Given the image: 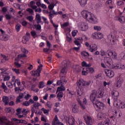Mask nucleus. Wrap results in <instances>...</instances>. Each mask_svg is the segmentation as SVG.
<instances>
[{
  "mask_svg": "<svg viewBox=\"0 0 125 125\" xmlns=\"http://www.w3.org/2000/svg\"><path fill=\"white\" fill-rule=\"evenodd\" d=\"M36 19L37 23L38 24H40V23H42V18H41V15L38 14H36Z\"/></svg>",
  "mask_w": 125,
  "mask_h": 125,
  "instance_id": "obj_21",
  "label": "nucleus"
},
{
  "mask_svg": "<svg viewBox=\"0 0 125 125\" xmlns=\"http://www.w3.org/2000/svg\"><path fill=\"white\" fill-rule=\"evenodd\" d=\"M123 83H124V78H123L122 77H120L118 79L117 82L115 84V86L117 88L121 87V86L123 84Z\"/></svg>",
  "mask_w": 125,
  "mask_h": 125,
  "instance_id": "obj_12",
  "label": "nucleus"
},
{
  "mask_svg": "<svg viewBox=\"0 0 125 125\" xmlns=\"http://www.w3.org/2000/svg\"><path fill=\"white\" fill-rule=\"evenodd\" d=\"M24 57H27V55H26L25 54H19L18 55V59H19V58H24Z\"/></svg>",
  "mask_w": 125,
  "mask_h": 125,
  "instance_id": "obj_29",
  "label": "nucleus"
},
{
  "mask_svg": "<svg viewBox=\"0 0 125 125\" xmlns=\"http://www.w3.org/2000/svg\"><path fill=\"white\" fill-rule=\"evenodd\" d=\"M57 97H59V98H62L63 97V92H60L58 93V94L57 95Z\"/></svg>",
  "mask_w": 125,
  "mask_h": 125,
  "instance_id": "obj_38",
  "label": "nucleus"
},
{
  "mask_svg": "<svg viewBox=\"0 0 125 125\" xmlns=\"http://www.w3.org/2000/svg\"><path fill=\"white\" fill-rule=\"evenodd\" d=\"M14 64L17 68H20V67H21V64L17 62H15Z\"/></svg>",
  "mask_w": 125,
  "mask_h": 125,
  "instance_id": "obj_52",
  "label": "nucleus"
},
{
  "mask_svg": "<svg viewBox=\"0 0 125 125\" xmlns=\"http://www.w3.org/2000/svg\"><path fill=\"white\" fill-rule=\"evenodd\" d=\"M66 39L69 42L72 41V37L71 36V35H70L69 33L66 34Z\"/></svg>",
  "mask_w": 125,
  "mask_h": 125,
  "instance_id": "obj_27",
  "label": "nucleus"
},
{
  "mask_svg": "<svg viewBox=\"0 0 125 125\" xmlns=\"http://www.w3.org/2000/svg\"><path fill=\"white\" fill-rule=\"evenodd\" d=\"M29 112V110H26V108H23L22 110V113L24 115H27L28 114V112Z\"/></svg>",
  "mask_w": 125,
  "mask_h": 125,
  "instance_id": "obj_49",
  "label": "nucleus"
},
{
  "mask_svg": "<svg viewBox=\"0 0 125 125\" xmlns=\"http://www.w3.org/2000/svg\"><path fill=\"white\" fill-rule=\"evenodd\" d=\"M65 89H66L65 88V87L63 86V85H62L60 87H58L57 92H60V91H64Z\"/></svg>",
  "mask_w": 125,
  "mask_h": 125,
  "instance_id": "obj_23",
  "label": "nucleus"
},
{
  "mask_svg": "<svg viewBox=\"0 0 125 125\" xmlns=\"http://www.w3.org/2000/svg\"><path fill=\"white\" fill-rule=\"evenodd\" d=\"M48 8H49V10H53V8H54V4L53 3L50 4L49 5Z\"/></svg>",
  "mask_w": 125,
  "mask_h": 125,
  "instance_id": "obj_34",
  "label": "nucleus"
},
{
  "mask_svg": "<svg viewBox=\"0 0 125 125\" xmlns=\"http://www.w3.org/2000/svg\"><path fill=\"white\" fill-rule=\"evenodd\" d=\"M27 103H28V105H30V104H34L35 103V101L33 100V99H30L29 101L26 102Z\"/></svg>",
  "mask_w": 125,
  "mask_h": 125,
  "instance_id": "obj_37",
  "label": "nucleus"
},
{
  "mask_svg": "<svg viewBox=\"0 0 125 125\" xmlns=\"http://www.w3.org/2000/svg\"><path fill=\"white\" fill-rule=\"evenodd\" d=\"M18 97H19V98H21V99H22V98L24 97V94H23V93H20Z\"/></svg>",
  "mask_w": 125,
  "mask_h": 125,
  "instance_id": "obj_57",
  "label": "nucleus"
},
{
  "mask_svg": "<svg viewBox=\"0 0 125 125\" xmlns=\"http://www.w3.org/2000/svg\"><path fill=\"white\" fill-rule=\"evenodd\" d=\"M10 79V76H5L4 78V82H5L6 81H9Z\"/></svg>",
  "mask_w": 125,
  "mask_h": 125,
  "instance_id": "obj_53",
  "label": "nucleus"
},
{
  "mask_svg": "<svg viewBox=\"0 0 125 125\" xmlns=\"http://www.w3.org/2000/svg\"><path fill=\"white\" fill-rule=\"evenodd\" d=\"M36 4V2L34 1H31L30 2V7H31L33 5H35Z\"/></svg>",
  "mask_w": 125,
  "mask_h": 125,
  "instance_id": "obj_59",
  "label": "nucleus"
},
{
  "mask_svg": "<svg viewBox=\"0 0 125 125\" xmlns=\"http://www.w3.org/2000/svg\"><path fill=\"white\" fill-rule=\"evenodd\" d=\"M94 105L98 109V110H103L104 108V104L98 100H96V102L93 103Z\"/></svg>",
  "mask_w": 125,
  "mask_h": 125,
  "instance_id": "obj_8",
  "label": "nucleus"
},
{
  "mask_svg": "<svg viewBox=\"0 0 125 125\" xmlns=\"http://www.w3.org/2000/svg\"><path fill=\"white\" fill-rule=\"evenodd\" d=\"M119 21L122 24H124V23H125V16H120Z\"/></svg>",
  "mask_w": 125,
  "mask_h": 125,
  "instance_id": "obj_24",
  "label": "nucleus"
},
{
  "mask_svg": "<svg viewBox=\"0 0 125 125\" xmlns=\"http://www.w3.org/2000/svg\"><path fill=\"white\" fill-rule=\"evenodd\" d=\"M94 30H95L96 31H97L98 32H99V31L101 30L102 28H101V27H100V26H95L94 27Z\"/></svg>",
  "mask_w": 125,
  "mask_h": 125,
  "instance_id": "obj_35",
  "label": "nucleus"
},
{
  "mask_svg": "<svg viewBox=\"0 0 125 125\" xmlns=\"http://www.w3.org/2000/svg\"><path fill=\"white\" fill-rule=\"evenodd\" d=\"M5 18L7 19V20H10L12 17H11V15L9 14H6L5 15Z\"/></svg>",
  "mask_w": 125,
  "mask_h": 125,
  "instance_id": "obj_40",
  "label": "nucleus"
},
{
  "mask_svg": "<svg viewBox=\"0 0 125 125\" xmlns=\"http://www.w3.org/2000/svg\"><path fill=\"white\" fill-rule=\"evenodd\" d=\"M117 5H119V6L121 5H124V1L122 0L118 1L117 2Z\"/></svg>",
  "mask_w": 125,
  "mask_h": 125,
  "instance_id": "obj_45",
  "label": "nucleus"
},
{
  "mask_svg": "<svg viewBox=\"0 0 125 125\" xmlns=\"http://www.w3.org/2000/svg\"><path fill=\"white\" fill-rule=\"evenodd\" d=\"M3 121H6V117H3L2 118H0V122L2 125L4 124V122Z\"/></svg>",
  "mask_w": 125,
  "mask_h": 125,
  "instance_id": "obj_33",
  "label": "nucleus"
},
{
  "mask_svg": "<svg viewBox=\"0 0 125 125\" xmlns=\"http://www.w3.org/2000/svg\"><path fill=\"white\" fill-rule=\"evenodd\" d=\"M104 63L109 69L114 68V64H113V61L109 57H105L104 59Z\"/></svg>",
  "mask_w": 125,
  "mask_h": 125,
  "instance_id": "obj_5",
  "label": "nucleus"
},
{
  "mask_svg": "<svg viewBox=\"0 0 125 125\" xmlns=\"http://www.w3.org/2000/svg\"><path fill=\"white\" fill-rule=\"evenodd\" d=\"M98 49V48L97 47V45L96 44L91 45L89 47V50L90 51V52H94V51H96V50Z\"/></svg>",
  "mask_w": 125,
  "mask_h": 125,
  "instance_id": "obj_14",
  "label": "nucleus"
},
{
  "mask_svg": "<svg viewBox=\"0 0 125 125\" xmlns=\"http://www.w3.org/2000/svg\"><path fill=\"white\" fill-rule=\"evenodd\" d=\"M86 124H93V121H92V118L91 116L87 115H85L83 117Z\"/></svg>",
  "mask_w": 125,
  "mask_h": 125,
  "instance_id": "obj_11",
  "label": "nucleus"
},
{
  "mask_svg": "<svg viewBox=\"0 0 125 125\" xmlns=\"http://www.w3.org/2000/svg\"><path fill=\"white\" fill-rule=\"evenodd\" d=\"M30 34L34 39L36 38V37H38V36H37V32L36 31H32L30 32Z\"/></svg>",
  "mask_w": 125,
  "mask_h": 125,
  "instance_id": "obj_32",
  "label": "nucleus"
},
{
  "mask_svg": "<svg viewBox=\"0 0 125 125\" xmlns=\"http://www.w3.org/2000/svg\"><path fill=\"white\" fill-rule=\"evenodd\" d=\"M9 100V98L7 96H4L2 97L3 102L5 103V105H7V104H8Z\"/></svg>",
  "mask_w": 125,
  "mask_h": 125,
  "instance_id": "obj_20",
  "label": "nucleus"
},
{
  "mask_svg": "<svg viewBox=\"0 0 125 125\" xmlns=\"http://www.w3.org/2000/svg\"><path fill=\"white\" fill-rule=\"evenodd\" d=\"M82 74L83 76H86V75H87V74H88V72H87V71H86H86H83L82 72Z\"/></svg>",
  "mask_w": 125,
  "mask_h": 125,
  "instance_id": "obj_54",
  "label": "nucleus"
},
{
  "mask_svg": "<svg viewBox=\"0 0 125 125\" xmlns=\"http://www.w3.org/2000/svg\"><path fill=\"white\" fill-rule=\"evenodd\" d=\"M74 43L75 44H76V45H77V46L81 45V43L78 40L74 41Z\"/></svg>",
  "mask_w": 125,
  "mask_h": 125,
  "instance_id": "obj_56",
  "label": "nucleus"
},
{
  "mask_svg": "<svg viewBox=\"0 0 125 125\" xmlns=\"http://www.w3.org/2000/svg\"><path fill=\"white\" fill-rule=\"evenodd\" d=\"M120 57L121 58V59H125V53L122 52L120 54Z\"/></svg>",
  "mask_w": 125,
  "mask_h": 125,
  "instance_id": "obj_47",
  "label": "nucleus"
},
{
  "mask_svg": "<svg viewBox=\"0 0 125 125\" xmlns=\"http://www.w3.org/2000/svg\"><path fill=\"white\" fill-rule=\"evenodd\" d=\"M106 55V52L104 51V50L101 51V56H104V55Z\"/></svg>",
  "mask_w": 125,
  "mask_h": 125,
  "instance_id": "obj_63",
  "label": "nucleus"
},
{
  "mask_svg": "<svg viewBox=\"0 0 125 125\" xmlns=\"http://www.w3.org/2000/svg\"><path fill=\"white\" fill-rule=\"evenodd\" d=\"M77 94L79 96H82L83 94H84V90L83 89V87H80L78 90H77Z\"/></svg>",
  "mask_w": 125,
  "mask_h": 125,
  "instance_id": "obj_16",
  "label": "nucleus"
},
{
  "mask_svg": "<svg viewBox=\"0 0 125 125\" xmlns=\"http://www.w3.org/2000/svg\"><path fill=\"white\" fill-rule=\"evenodd\" d=\"M2 87L3 89H4L5 90H7V86L5 85V84H4V83H2Z\"/></svg>",
  "mask_w": 125,
  "mask_h": 125,
  "instance_id": "obj_50",
  "label": "nucleus"
},
{
  "mask_svg": "<svg viewBox=\"0 0 125 125\" xmlns=\"http://www.w3.org/2000/svg\"><path fill=\"white\" fill-rule=\"evenodd\" d=\"M33 107L35 108V109H39V105L38 104V102L34 103V104L33 105Z\"/></svg>",
  "mask_w": 125,
  "mask_h": 125,
  "instance_id": "obj_48",
  "label": "nucleus"
},
{
  "mask_svg": "<svg viewBox=\"0 0 125 125\" xmlns=\"http://www.w3.org/2000/svg\"><path fill=\"white\" fill-rule=\"evenodd\" d=\"M7 84V86H8V87H9L10 88H12V87H13V84H12V83H8Z\"/></svg>",
  "mask_w": 125,
  "mask_h": 125,
  "instance_id": "obj_60",
  "label": "nucleus"
},
{
  "mask_svg": "<svg viewBox=\"0 0 125 125\" xmlns=\"http://www.w3.org/2000/svg\"><path fill=\"white\" fill-rule=\"evenodd\" d=\"M106 53L108 56L112 57L113 59H116L117 57V54L116 53V52L113 51L111 50H108Z\"/></svg>",
  "mask_w": 125,
  "mask_h": 125,
  "instance_id": "obj_10",
  "label": "nucleus"
},
{
  "mask_svg": "<svg viewBox=\"0 0 125 125\" xmlns=\"http://www.w3.org/2000/svg\"><path fill=\"white\" fill-rule=\"evenodd\" d=\"M103 125H111V121H110V119H106L103 123Z\"/></svg>",
  "mask_w": 125,
  "mask_h": 125,
  "instance_id": "obj_25",
  "label": "nucleus"
},
{
  "mask_svg": "<svg viewBox=\"0 0 125 125\" xmlns=\"http://www.w3.org/2000/svg\"><path fill=\"white\" fill-rule=\"evenodd\" d=\"M38 63V64H40V65L38 66L37 70L36 71L31 72V75L33 77H40L42 70V64H41V62L39 61Z\"/></svg>",
  "mask_w": 125,
  "mask_h": 125,
  "instance_id": "obj_3",
  "label": "nucleus"
},
{
  "mask_svg": "<svg viewBox=\"0 0 125 125\" xmlns=\"http://www.w3.org/2000/svg\"><path fill=\"white\" fill-rule=\"evenodd\" d=\"M97 117L98 120H104V118H105V114L102 112H99L97 114Z\"/></svg>",
  "mask_w": 125,
  "mask_h": 125,
  "instance_id": "obj_18",
  "label": "nucleus"
},
{
  "mask_svg": "<svg viewBox=\"0 0 125 125\" xmlns=\"http://www.w3.org/2000/svg\"><path fill=\"white\" fill-rule=\"evenodd\" d=\"M111 95L112 97H116L115 101H117V99H118V96L120 95V94L118 91H116L115 90H112L111 91Z\"/></svg>",
  "mask_w": 125,
  "mask_h": 125,
  "instance_id": "obj_15",
  "label": "nucleus"
},
{
  "mask_svg": "<svg viewBox=\"0 0 125 125\" xmlns=\"http://www.w3.org/2000/svg\"><path fill=\"white\" fill-rule=\"evenodd\" d=\"M41 110L42 111H43L44 114H48V112H49V110H46L43 107L42 108Z\"/></svg>",
  "mask_w": 125,
  "mask_h": 125,
  "instance_id": "obj_42",
  "label": "nucleus"
},
{
  "mask_svg": "<svg viewBox=\"0 0 125 125\" xmlns=\"http://www.w3.org/2000/svg\"><path fill=\"white\" fill-rule=\"evenodd\" d=\"M61 81L63 83H67V81H66V79L64 77V76H62L61 77Z\"/></svg>",
  "mask_w": 125,
  "mask_h": 125,
  "instance_id": "obj_41",
  "label": "nucleus"
},
{
  "mask_svg": "<svg viewBox=\"0 0 125 125\" xmlns=\"http://www.w3.org/2000/svg\"><path fill=\"white\" fill-rule=\"evenodd\" d=\"M26 19H27V20H29L30 22H32L33 20H34V17H33V16H28L26 17Z\"/></svg>",
  "mask_w": 125,
  "mask_h": 125,
  "instance_id": "obj_31",
  "label": "nucleus"
},
{
  "mask_svg": "<svg viewBox=\"0 0 125 125\" xmlns=\"http://www.w3.org/2000/svg\"><path fill=\"white\" fill-rule=\"evenodd\" d=\"M114 105L116 107L119 105V108H120V109H125V104L123 103V102L120 100L117 99V98L116 101H115L114 102Z\"/></svg>",
  "mask_w": 125,
  "mask_h": 125,
  "instance_id": "obj_7",
  "label": "nucleus"
},
{
  "mask_svg": "<svg viewBox=\"0 0 125 125\" xmlns=\"http://www.w3.org/2000/svg\"><path fill=\"white\" fill-rule=\"evenodd\" d=\"M57 85H63L62 81L61 80L60 81H57Z\"/></svg>",
  "mask_w": 125,
  "mask_h": 125,
  "instance_id": "obj_51",
  "label": "nucleus"
},
{
  "mask_svg": "<svg viewBox=\"0 0 125 125\" xmlns=\"http://www.w3.org/2000/svg\"><path fill=\"white\" fill-rule=\"evenodd\" d=\"M21 28V25L19 23L16 25V30L17 32H19L20 31V29Z\"/></svg>",
  "mask_w": 125,
  "mask_h": 125,
  "instance_id": "obj_30",
  "label": "nucleus"
},
{
  "mask_svg": "<svg viewBox=\"0 0 125 125\" xmlns=\"http://www.w3.org/2000/svg\"><path fill=\"white\" fill-rule=\"evenodd\" d=\"M26 11H28L29 13H31V14H33L34 13V10L31 8H27L26 9Z\"/></svg>",
  "mask_w": 125,
  "mask_h": 125,
  "instance_id": "obj_43",
  "label": "nucleus"
},
{
  "mask_svg": "<svg viewBox=\"0 0 125 125\" xmlns=\"http://www.w3.org/2000/svg\"><path fill=\"white\" fill-rule=\"evenodd\" d=\"M44 87V84L43 83V82H41L39 83V88H42Z\"/></svg>",
  "mask_w": 125,
  "mask_h": 125,
  "instance_id": "obj_36",
  "label": "nucleus"
},
{
  "mask_svg": "<svg viewBox=\"0 0 125 125\" xmlns=\"http://www.w3.org/2000/svg\"><path fill=\"white\" fill-rule=\"evenodd\" d=\"M20 99H21L20 98H19V97H18L17 98V100H16V103L17 104H18V103H20V102H21V100H20Z\"/></svg>",
  "mask_w": 125,
  "mask_h": 125,
  "instance_id": "obj_61",
  "label": "nucleus"
},
{
  "mask_svg": "<svg viewBox=\"0 0 125 125\" xmlns=\"http://www.w3.org/2000/svg\"><path fill=\"white\" fill-rule=\"evenodd\" d=\"M27 21H22L21 22V24L22 25V26H23L24 27H26V26H27Z\"/></svg>",
  "mask_w": 125,
  "mask_h": 125,
  "instance_id": "obj_64",
  "label": "nucleus"
},
{
  "mask_svg": "<svg viewBox=\"0 0 125 125\" xmlns=\"http://www.w3.org/2000/svg\"><path fill=\"white\" fill-rule=\"evenodd\" d=\"M117 67L118 68V69H125V64H123V65H121V66L120 67L119 66V64H118L117 65Z\"/></svg>",
  "mask_w": 125,
  "mask_h": 125,
  "instance_id": "obj_46",
  "label": "nucleus"
},
{
  "mask_svg": "<svg viewBox=\"0 0 125 125\" xmlns=\"http://www.w3.org/2000/svg\"><path fill=\"white\" fill-rule=\"evenodd\" d=\"M86 70L88 73H90V74H92L94 72V69L92 67L86 68Z\"/></svg>",
  "mask_w": 125,
  "mask_h": 125,
  "instance_id": "obj_26",
  "label": "nucleus"
},
{
  "mask_svg": "<svg viewBox=\"0 0 125 125\" xmlns=\"http://www.w3.org/2000/svg\"><path fill=\"white\" fill-rule=\"evenodd\" d=\"M21 51L22 53H24V54H26V53H28L29 52V51H28L27 49L24 48L21 49Z\"/></svg>",
  "mask_w": 125,
  "mask_h": 125,
  "instance_id": "obj_44",
  "label": "nucleus"
},
{
  "mask_svg": "<svg viewBox=\"0 0 125 125\" xmlns=\"http://www.w3.org/2000/svg\"><path fill=\"white\" fill-rule=\"evenodd\" d=\"M81 31H86L88 29V25L86 23H82L79 26Z\"/></svg>",
  "mask_w": 125,
  "mask_h": 125,
  "instance_id": "obj_13",
  "label": "nucleus"
},
{
  "mask_svg": "<svg viewBox=\"0 0 125 125\" xmlns=\"http://www.w3.org/2000/svg\"><path fill=\"white\" fill-rule=\"evenodd\" d=\"M68 123L69 125H75V119L74 118H69Z\"/></svg>",
  "mask_w": 125,
  "mask_h": 125,
  "instance_id": "obj_19",
  "label": "nucleus"
},
{
  "mask_svg": "<svg viewBox=\"0 0 125 125\" xmlns=\"http://www.w3.org/2000/svg\"><path fill=\"white\" fill-rule=\"evenodd\" d=\"M73 113H77L79 112V106L77 104H75L74 107H72Z\"/></svg>",
  "mask_w": 125,
  "mask_h": 125,
  "instance_id": "obj_22",
  "label": "nucleus"
},
{
  "mask_svg": "<svg viewBox=\"0 0 125 125\" xmlns=\"http://www.w3.org/2000/svg\"><path fill=\"white\" fill-rule=\"evenodd\" d=\"M81 14L83 17L88 21H90L93 24L97 23V18L91 12L83 11L82 12Z\"/></svg>",
  "mask_w": 125,
  "mask_h": 125,
  "instance_id": "obj_1",
  "label": "nucleus"
},
{
  "mask_svg": "<svg viewBox=\"0 0 125 125\" xmlns=\"http://www.w3.org/2000/svg\"><path fill=\"white\" fill-rule=\"evenodd\" d=\"M80 5L82 7H84L87 2V0H78Z\"/></svg>",
  "mask_w": 125,
  "mask_h": 125,
  "instance_id": "obj_17",
  "label": "nucleus"
},
{
  "mask_svg": "<svg viewBox=\"0 0 125 125\" xmlns=\"http://www.w3.org/2000/svg\"><path fill=\"white\" fill-rule=\"evenodd\" d=\"M90 83H91V81H85L83 79H81L77 82V86H81V85H83V86H89L90 85Z\"/></svg>",
  "mask_w": 125,
  "mask_h": 125,
  "instance_id": "obj_6",
  "label": "nucleus"
},
{
  "mask_svg": "<svg viewBox=\"0 0 125 125\" xmlns=\"http://www.w3.org/2000/svg\"><path fill=\"white\" fill-rule=\"evenodd\" d=\"M104 72L106 76L108 78H113L115 76L114 71L111 69H105Z\"/></svg>",
  "mask_w": 125,
  "mask_h": 125,
  "instance_id": "obj_9",
  "label": "nucleus"
},
{
  "mask_svg": "<svg viewBox=\"0 0 125 125\" xmlns=\"http://www.w3.org/2000/svg\"><path fill=\"white\" fill-rule=\"evenodd\" d=\"M77 33H78L77 30H76L75 31H72V35L73 37H75L76 35H77Z\"/></svg>",
  "mask_w": 125,
  "mask_h": 125,
  "instance_id": "obj_55",
  "label": "nucleus"
},
{
  "mask_svg": "<svg viewBox=\"0 0 125 125\" xmlns=\"http://www.w3.org/2000/svg\"><path fill=\"white\" fill-rule=\"evenodd\" d=\"M12 70L13 72H15L16 74L17 75H19V74H20V72H19V69H17L16 68H12Z\"/></svg>",
  "mask_w": 125,
  "mask_h": 125,
  "instance_id": "obj_39",
  "label": "nucleus"
},
{
  "mask_svg": "<svg viewBox=\"0 0 125 125\" xmlns=\"http://www.w3.org/2000/svg\"><path fill=\"white\" fill-rule=\"evenodd\" d=\"M62 65L60 77H61L62 76H65V75L67 74V67L69 66V62H63Z\"/></svg>",
  "mask_w": 125,
  "mask_h": 125,
  "instance_id": "obj_4",
  "label": "nucleus"
},
{
  "mask_svg": "<svg viewBox=\"0 0 125 125\" xmlns=\"http://www.w3.org/2000/svg\"><path fill=\"white\" fill-rule=\"evenodd\" d=\"M102 39H103V35L100 32H98V37L97 40H101Z\"/></svg>",
  "mask_w": 125,
  "mask_h": 125,
  "instance_id": "obj_28",
  "label": "nucleus"
},
{
  "mask_svg": "<svg viewBox=\"0 0 125 125\" xmlns=\"http://www.w3.org/2000/svg\"><path fill=\"white\" fill-rule=\"evenodd\" d=\"M30 97H31V95H30V94H28L26 95V96H25L24 98H25V100H29V98H30Z\"/></svg>",
  "mask_w": 125,
  "mask_h": 125,
  "instance_id": "obj_58",
  "label": "nucleus"
},
{
  "mask_svg": "<svg viewBox=\"0 0 125 125\" xmlns=\"http://www.w3.org/2000/svg\"><path fill=\"white\" fill-rule=\"evenodd\" d=\"M87 64V63H86V62L84 61L82 62V67H86Z\"/></svg>",
  "mask_w": 125,
  "mask_h": 125,
  "instance_id": "obj_62",
  "label": "nucleus"
},
{
  "mask_svg": "<svg viewBox=\"0 0 125 125\" xmlns=\"http://www.w3.org/2000/svg\"><path fill=\"white\" fill-rule=\"evenodd\" d=\"M103 93L100 90H93L92 93H91L90 96V100L93 103H94L95 102V99L97 98H102L103 97Z\"/></svg>",
  "mask_w": 125,
  "mask_h": 125,
  "instance_id": "obj_2",
  "label": "nucleus"
}]
</instances>
